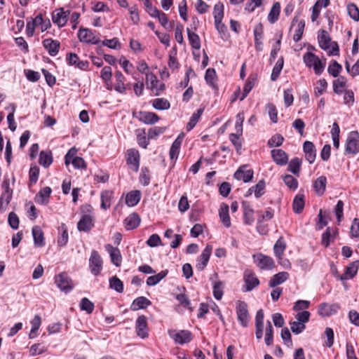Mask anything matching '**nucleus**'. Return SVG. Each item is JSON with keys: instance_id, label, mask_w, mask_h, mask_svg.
<instances>
[{"instance_id": "0eeeda50", "label": "nucleus", "mask_w": 359, "mask_h": 359, "mask_svg": "<svg viewBox=\"0 0 359 359\" xmlns=\"http://www.w3.org/2000/svg\"><path fill=\"white\" fill-rule=\"evenodd\" d=\"M78 38L82 43L88 44H99L101 42L100 39L95 36L94 32L88 28L81 27L78 32Z\"/></svg>"}, {"instance_id": "f257e3e1", "label": "nucleus", "mask_w": 359, "mask_h": 359, "mask_svg": "<svg viewBox=\"0 0 359 359\" xmlns=\"http://www.w3.org/2000/svg\"><path fill=\"white\" fill-rule=\"evenodd\" d=\"M318 40L319 46L324 50H327L328 55H339V48L337 42L332 41L327 31L321 29L318 32Z\"/></svg>"}, {"instance_id": "9b49d317", "label": "nucleus", "mask_w": 359, "mask_h": 359, "mask_svg": "<svg viewBox=\"0 0 359 359\" xmlns=\"http://www.w3.org/2000/svg\"><path fill=\"white\" fill-rule=\"evenodd\" d=\"M243 279L245 282V285L243 288V292L251 291L259 284V279L255 273L250 270L245 271Z\"/></svg>"}, {"instance_id": "f8f14e48", "label": "nucleus", "mask_w": 359, "mask_h": 359, "mask_svg": "<svg viewBox=\"0 0 359 359\" xmlns=\"http://www.w3.org/2000/svg\"><path fill=\"white\" fill-rule=\"evenodd\" d=\"M69 14V10L65 11L62 8L55 9L52 13V20L59 27H62L67 24Z\"/></svg>"}, {"instance_id": "a211bd4d", "label": "nucleus", "mask_w": 359, "mask_h": 359, "mask_svg": "<svg viewBox=\"0 0 359 359\" xmlns=\"http://www.w3.org/2000/svg\"><path fill=\"white\" fill-rule=\"evenodd\" d=\"M148 326L146 316L144 315L140 316L135 325V331L137 335L142 339L148 337Z\"/></svg>"}, {"instance_id": "7ed1b4c3", "label": "nucleus", "mask_w": 359, "mask_h": 359, "mask_svg": "<svg viewBox=\"0 0 359 359\" xmlns=\"http://www.w3.org/2000/svg\"><path fill=\"white\" fill-rule=\"evenodd\" d=\"M168 336L173 339L174 342L177 344L183 345L189 343L192 339V333L187 330H182L177 331L174 329H169L168 330Z\"/></svg>"}, {"instance_id": "8fccbe9b", "label": "nucleus", "mask_w": 359, "mask_h": 359, "mask_svg": "<svg viewBox=\"0 0 359 359\" xmlns=\"http://www.w3.org/2000/svg\"><path fill=\"white\" fill-rule=\"evenodd\" d=\"M346 82L344 76H340L333 81V91L337 95H341L344 91L343 89L346 87Z\"/></svg>"}, {"instance_id": "423d86ee", "label": "nucleus", "mask_w": 359, "mask_h": 359, "mask_svg": "<svg viewBox=\"0 0 359 359\" xmlns=\"http://www.w3.org/2000/svg\"><path fill=\"white\" fill-rule=\"evenodd\" d=\"M103 261L97 250H92L89 258V269L95 276L100 274L102 270Z\"/></svg>"}, {"instance_id": "2eb2a0df", "label": "nucleus", "mask_w": 359, "mask_h": 359, "mask_svg": "<svg viewBox=\"0 0 359 359\" xmlns=\"http://www.w3.org/2000/svg\"><path fill=\"white\" fill-rule=\"evenodd\" d=\"M135 116L140 121L148 125L154 124L160 119L156 113L145 111H139Z\"/></svg>"}, {"instance_id": "a18cd8bd", "label": "nucleus", "mask_w": 359, "mask_h": 359, "mask_svg": "<svg viewBox=\"0 0 359 359\" xmlns=\"http://www.w3.org/2000/svg\"><path fill=\"white\" fill-rule=\"evenodd\" d=\"M342 71V66L335 60H332L327 67V72L333 77H337Z\"/></svg>"}, {"instance_id": "6ab92c4d", "label": "nucleus", "mask_w": 359, "mask_h": 359, "mask_svg": "<svg viewBox=\"0 0 359 359\" xmlns=\"http://www.w3.org/2000/svg\"><path fill=\"white\" fill-rule=\"evenodd\" d=\"M95 225V217L81 215L77 224V229L79 231L88 232Z\"/></svg>"}, {"instance_id": "49530a36", "label": "nucleus", "mask_w": 359, "mask_h": 359, "mask_svg": "<svg viewBox=\"0 0 359 359\" xmlns=\"http://www.w3.org/2000/svg\"><path fill=\"white\" fill-rule=\"evenodd\" d=\"M203 111L204 108H200L197 109L196 111L191 115L189 121L187 125V130L188 131H190L195 127L201 115L203 114Z\"/></svg>"}, {"instance_id": "20e7f679", "label": "nucleus", "mask_w": 359, "mask_h": 359, "mask_svg": "<svg viewBox=\"0 0 359 359\" xmlns=\"http://www.w3.org/2000/svg\"><path fill=\"white\" fill-rule=\"evenodd\" d=\"M236 312L237 319L243 327H247L249 325L250 316L248 311V306L246 302L238 300L236 305Z\"/></svg>"}, {"instance_id": "4d7b16f0", "label": "nucleus", "mask_w": 359, "mask_h": 359, "mask_svg": "<svg viewBox=\"0 0 359 359\" xmlns=\"http://www.w3.org/2000/svg\"><path fill=\"white\" fill-rule=\"evenodd\" d=\"M337 232V229H332L330 227H327L325 231L322 235L321 244L327 248L330 243V238L334 236Z\"/></svg>"}, {"instance_id": "f3484780", "label": "nucleus", "mask_w": 359, "mask_h": 359, "mask_svg": "<svg viewBox=\"0 0 359 359\" xmlns=\"http://www.w3.org/2000/svg\"><path fill=\"white\" fill-rule=\"evenodd\" d=\"M42 45L50 56L54 57L58 54L60 48L59 41L48 38L43 40Z\"/></svg>"}, {"instance_id": "5701e85b", "label": "nucleus", "mask_w": 359, "mask_h": 359, "mask_svg": "<svg viewBox=\"0 0 359 359\" xmlns=\"http://www.w3.org/2000/svg\"><path fill=\"white\" fill-rule=\"evenodd\" d=\"M359 267V260L350 263L346 268L343 275L339 277L340 280H345L353 278L358 272Z\"/></svg>"}, {"instance_id": "4be33fe9", "label": "nucleus", "mask_w": 359, "mask_h": 359, "mask_svg": "<svg viewBox=\"0 0 359 359\" xmlns=\"http://www.w3.org/2000/svg\"><path fill=\"white\" fill-rule=\"evenodd\" d=\"M271 156L274 162L278 165H285L288 163V156L283 149H275L271 150Z\"/></svg>"}, {"instance_id": "338daca9", "label": "nucleus", "mask_w": 359, "mask_h": 359, "mask_svg": "<svg viewBox=\"0 0 359 359\" xmlns=\"http://www.w3.org/2000/svg\"><path fill=\"white\" fill-rule=\"evenodd\" d=\"M266 184L264 180H262L258 182V183L252 186V189L254 190V194L256 198H259L264 194Z\"/></svg>"}, {"instance_id": "ddd939ff", "label": "nucleus", "mask_w": 359, "mask_h": 359, "mask_svg": "<svg viewBox=\"0 0 359 359\" xmlns=\"http://www.w3.org/2000/svg\"><path fill=\"white\" fill-rule=\"evenodd\" d=\"M301 15V12H298L296 13L295 16L294 17L291 25H290V29L292 28V27L294 25V23H297V27L295 29V33L293 36V40L295 42H298L302 39L304 27H305V21L303 19H299Z\"/></svg>"}, {"instance_id": "2f4dec72", "label": "nucleus", "mask_w": 359, "mask_h": 359, "mask_svg": "<svg viewBox=\"0 0 359 359\" xmlns=\"http://www.w3.org/2000/svg\"><path fill=\"white\" fill-rule=\"evenodd\" d=\"M182 141L183 135H179L172 142L169 151V155L171 160H176L178 158Z\"/></svg>"}, {"instance_id": "f704fd0d", "label": "nucleus", "mask_w": 359, "mask_h": 359, "mask_svg": "<svg viewBox=\"0 0 359 359\" xmlns=\"http://www.w3.org/2000/svg\"><path fill=\"white\" fill-rule=\"evenodd\" d=\"M288 277L289 273L287 272H279L272 276L269 280V285L271 287H275L276 286L284 283Z\"/></svg>"}, {"instance_id": "dca6fc26", "label": "nucleus", "mask_w": 359, "mask_h": 359, "mask_svg": "<svg viewBox=\"0 0 359 359\" xmlns=\"http://www.w3.org/2000/svg\"><path fill=\"white\" fill-rule=\"evenodd\" d=\"M212 247L211 245H207L203 250L201 255L197 259V264L196 265V269L198 271H203L207 266L210 257L212 254Z\"/></svg>"}, {"instance_id": "bf43d9fd", "label": "nucleus", "mask_w": 359, "mask_h": 359, "mask_svg": "<svg viewBox=\"0 0 359 359\" xmlns=\"http://www.w3.org/2000/svg\"><path fill=\"white\" fill-rule=\"evenodd\" d=\"M95 308L94 304L90 302L88 298L83 297L80 302V309L82 311H86L87 313L90 314L93 313Z\"/></svg>"}, {"instance_id": "de8ad7c7", "label": "nucleus", "mask_w": 359, "mask_h": 359, "mask_svg": "<svg viewBox=\"0 0 359 359\" xmlns=\"http://www.w3.org/2000/svg\"><path fill=\"white\" fill-rule=\"evenodd\" d=\"M137 135V141L138 145L144 149H147V146L149 144V141L148 137L145 135V130L144 129H137L136 130Z\"/></svg>"}, {"instance_id": "0e129e2a", "label": "nucleus", "mask_w": 359, "mask_h": 359, "mask_svg": "<svg viewBox=\"0 0 359 359\" xmlns=\"http://www.w3.org/2000/svg\"><path fill=\"white\" fill-rule=\"evenodd\" d=\"M318 86L314 88V95L316 97L321 95L327 88V82L325 79H320L318 82Z\"/></svg>"}, {"instance_id": "79ce46f5", "label": "nucleus", "mask_w": 359, "mask_h": 359, "mask_svg": "<svg viewBox=\"0 0 359 359\" xmlns=\"http://www.w3.org/2000/svg\"><path fill=\"white\" fill-rule=\"evenodd\" d=\"M327 179L325 176L318 177L313 183V187L317 194L321 196L324 194L326 188Z\"/></svg>"}, {"instance_id": "603ef678", "label": "nucleus", "mask_w": 359, "mask_h": 359, "mask_svg": "<svg viewBox=\"0 0 359 359\" xmlns=\"http://www.w3.org/2000/svg\"><path fill=\"white\" fill-rule=\"evenodd\" d=\"M205 79L208 84L212 88H216L217 74L213 68H208L205 74Z\"/></svg>"}, {"instance_id": "c85d7f7f", "label": "nucleus", "mask_w": 359, "mask_h": 359, "mask_svg": "<svg viewBox=\"0 0 359 359\" xmlns=\"http://www.w3.org/2000/svg\"><path fill=\"white\" fill-rule=\"evenodd\" d=\"M114 198V192L111 190H104L101 192V208L106 210L109 209Z\"/></svg>"}, {"instance_id": "473e14b6", "label": "nucleus", "mask_w": 359, "mask_h": 359, "mask_svg": "<svg viewBox=\"0 0 359 359\" xmlns=\"http://www.w3.org/2000/svg\"><path fill=\"white\" fill-rule=\"evenodd\" d=\"M32 231L34 245L39 248L44 246V234L41 229L39 226H34Z\"/></svg>"}, {"instance_id": "680f3d73", "label": "nucleus", "mask_w": 359, "mask_h": 359, "mask_svg": "<svg viewBox=\"0 0 359 359\" xmlns=\"http://www.w3.org/2000/svg\"><path fill=\"white\" fill-rule=\"evenodd\" d=\"M39 175V168L36 165L31 166L29 171V185L36 183Z\"/></svg>"}, {"instance_id": "c756f323", "label": "nucleus", "mask_w": 359, "mask_h": 359, "mask_svg": "<svg viewBox=\"0 0 359 359\" xmlns=\"http://www.w3.org/2000/svg\"><path fill=\"white\" fill-rule=\"evenodd\" d=\"M339 306L336 304L330 305L327 303H322L318 306V313L323 317L330 316L336 313Z\"/></svg>"}, {"instance_id": "bb28decb", "label": "nucleus", "mask_w": 359, "mask_h": 359, "mask_svg": "<svg viewBox=\"0 0 359 359\" xmlns=\"http://www.w3.org/2000/svg\"><path fill=\"white\" fill-rule=\"evenodd\" d=\"M229 205L226 203H222L219 210V219L223 225L229 228L231 226V219L229 214Z\"/></svg>"}, {"instance_id": "6e6552de", "label": "nucleus", "mask_w": 359, "mask_h": 359, "mask_svg": "<svg viewBox=\"0 0 359 359\" xmlns=\"http://www.w3.org/2000/svg\"><path fill=\"white\" fill-rule=\"evenodd\" d=\"M55 282L57 287L65 293L70 292L74 288L71 278L65 272L55 276Z\"/></svg>"}, {"instance_id": "f03ea898", "label": "nucleus", "mask_w": 359, "mask_h": 359, "mask_svg": "<svg viewBox=\"0 0 359 359\" xmlns=\"http://www.w3.org/2000/svg\"><path fill=\"white\" fill-rule=\"evenodd\" d=\"M303 60L307 67L313 69L316 75H320L323 72L326 65L325 58L320 60L314 53L307 52L304 55Z\"/></svg>"}, {"instance_id": "7c9ffc66", "label": "nucleus", "mask_w": 359, "mask_h": 359, "mask_svg": "<svg viewBox=\"0 0 359 359\" xmlns=\"http://www.w3.org/2000/svg\"><path fill=\"white\" fill-rule=\"evenodd\" d=\"M116 83L114 89L119 93L125 94L126 91V86L125 84L126 78L120 71L115 72Z\"/></svg>"}, {"instance_id": "9d476101", "label": "nucleus", "mask_w": 359, "mask_h": 359, "mask_svg": "<svg viewBox=\"0 0 359 359\" xmlns=\"http://www.w3.org/2000/svg\"><path fill=\"white\" fill-rule=\"evenodd\" d=\"M253 259L257 266L262 270H271L275 266L274 261L271 257L262 253L254 255Z\"/></svg>"}, {"instance_id": "6e6d98bb", "label": "nucleus", "mask_w": 359, "mask_h": 359, "mask_svg": "<svg viewBox=\"0 0 359 359\" xmlns=\"http://www.w3.org/2000/svg\"><path fill=\"white\" fill-rule=\"evenodd\" d=\"M109 287L116 290L118 293L123 292V283L116 276L109 278Z\"/></svg>"}, {"instance_id": "4468645a", "label": "nucleus", "mask_w": 359, "mask_h": 359, "mask_svg": "<svg viewBox=\"0 0 359 359\" xmlns=\"http://www.w3.org/2000/svg\"><path fill=\"white\" fill-rule=\"evenodd\" d=\"M140 153L135 149H130L127 151V164L135 172H137L140 167Z\"/></svg>"}, {"instance_id": "a19ab883", "label": "nucleus", "mask_w": 359, "mask_h": 359, "mask_svg": "<svg viewBox=\"0 0 359 359\" xmlns=\"http://www.w3.org/2000/svg\"><path fill=\"white\" fill-rule=\"evenodd\" d=\"M305 201H304V194H297L292 203V208L295 213L299 214L301 213L304 208Z\"/></svg>"}, {"instance_id": "58836bf2", "label": "nucleus", "mask_w": 359, "mask_h": 359, "mask_svg": "<svg viewBox=\"0 0 359 359\" xmlns=\"http://www.w3.org/2000/svg\"><path fill=\"white\" fill-rule=\"evenodd\" d=\"M302 163V158L299 157H294L289 162L287 170L298 177L299 175Z\"/></svg>"}, {"instance_id": "864d4df0", "label": "nucleus", "mask_w": 359, "mask_h": 359, "mask_svg": "<svg viewBox=\"0 0 359 359\" xmlns=\"http://www.w3.org/2000/svg\"><path fill=\"white\" fill-rule=\"evenodd\" d=\"M224 282L217 280L213 284V296L217 300H220L224 294Z\"/></svg>"}, {"instance_id": "e433bc0d", "label": "nucleus", "mask_w": 359, "mask_h": 359, "mask_svg": "<svg viewBox=\"0 0 359 359\" xmlns=\"http://www.w3.org/2000/svg\"><path fill=\"white\" fill-rule=\"evenodd\" d=\"M141 198V193L138 190L131 191L126 196V203L129 207L136 205Z\"/></svg>"}, {"instance_id": "1a4fd4ad", "label": "nucleus", "mask_w": 359, "mask_h": 359, "mask_svg": "<svg viewBox=\"0 0 359 359\" xmlns=\"http://www.w3.org/2000/svg\"><path fill=\"white\" fill-rule=\"evenodd\" d=\"M66 62L69 66H74L76 68L82 70H88L90 63L87 60H81L77 54L69 53L66 55Z\"/></svg>"}, {"instance_id": "aec40b11", "label": "nucleus", "mask_w": 359, "mask_h": 359, "mask_svg": "<svg viewBox=\"0 0 359 359\" xmlns=\"http://www.w3.org/2000/svg\"><path fill=\"white\" fill-rule=\"evenodd\" d=\"M104 248L109 254L111 262L116 266H120L122 262V256L119 249L113 247L111 244H106Z\"/></svg>"}, {"instance_id": "5fc2aeb1", "label": "nucleus", "mask_w": 359, "mask_h": 359, "mask_svg": "<svg viewBox=\"0 0 359 359\" xmlns=\"http://www.w3.org/2000/svg\"><path fill=\"white\" fill-rule=\"evenodd\" d=\"M2 188L4 189L3 198H6V205H8L13 195V189L10 188L8 180H4L2 183Z\"/></svg>"}, {"instance_id": "412c9836", "label": "nucleus", "mask_w": 359, "mask_h": 359, "mask_svg": "<svg viewBox=\"0 0 359 359\" xmlns=\"http://www.w3.org/2000/svg\"><path fill=\"white\" fill-rule=\"evenodd\" d=\"M303 151L305 158L309 163H313L316 157V149L314 144L310 141H305L303 144Z\"/></svg>"}, {"instance_id": "39448f33", "label": "nucleus", "mask_w": 359, "mask_h": 359, "mask_svg": "<svg viewBox=\"0 0 359 359\" xmlns=\"http://www.w3.org/2000/svg\"><path fill=\"white\" fill-rule=\"evenodd\" d=\"M345 151L348 154H356L359 152V133L358 131H351L346 139Z\"/></svg>"}, {"instance_id": "4c0bfd02", "label": "nucleus", "mask_w": 359, "mask_h": 359, "mask_svg": "<svg viewBox=\"0 0 359 359\" xmlns=\"http://www.w3.org/2000/svg\"><path fill=\"white\" fill-rule=\"evenodd\" d=\"M51 151H41L39 154V163L44 168H48L53 163Z\"/></svg>"}, {"instance_id": "b1692460", "label": "nucleus", "mask_w": 359, "mask_h": 359, "mask_svg": "<svg viewBox=\"0 0 359 359\" xmlns=\"http://www.w3.org/2000/svg\"><path fill=\"white\" fill-rule=\"evenodd\" d=\"M246 166L240 167L234 173L233 177L238 180H243L244 182H250L254 175V172L252 170L249 169L245 170Z\"/></svg>"}, {"instance_id": "cd10ccee", "label": "nucleus", "mask_w": 359, "mask_h": 359, "mask_svg": "<svg viewBox=\"0 0 359 359\" xmlns=\"http://www.w3.org/2000/svg\"><path fill=\"white\" fill-rule=\"evenodd\" d=\"M124 223L127 230L136 229L140 225V217L137 213L133 212L125 219Z\"/></svg>"}, {"instance_id": "e2e57ef3", "label": "nucleus", "mask_w": 359, "mask_h": 359, "mask_svg": "<svg viewBox=\"0 0 359 359\" xmlns=\"http://www.w3.org/2000/svg\"><path fill=\"white\" fill-rule=\"evenodd\" d=\"M273 330L272 325L270 321H267V325L266 327V333H265V343L267 346H271L273 344Z\"/></svg>"}, {"instance_id": "3c124183", "label": "nucleus", "mask_w": 359, "mask_h": 359, "mask_svg": "<svg viewBox=\"0 0 359 359\" xmlns=\"http://www.w3.org/2000/svg\"><path fill=\"white\" fill-rule=\"evenodd\" d=\"M152 106L157 110H165L170 107V104L165 98H156L152 100Z\"/></svg>"}, {"instance_id": "c03bdc74", "label": "nucleus", "mask_w": 359, "mask_h": 359, "mask_svg": "<svg viewBox=\"0 0 359 359\" xmlns=\"http://www.w3.org/2000/svg\"><path fill=\"white\" fill-rule=\"evenodd\" d=\"M257 80V76L251 74L248 79L246 83L243 87V93L242 96L240 97V100H243L252 88L254 87L255 81Z\"/></svg>"}, {"instance_id": "c9c22d12", "label": "nucleus", "mask_w": 359, "mask_h": 359, "mask_svg": "<svg viewBox=\"0 0 359 359\" xmlns=\"http://www.w3.org/2000/svg\"><path fill=\"white\" fill-rule=\"evenodd\" d=\"M188 40L190 46L193 49L199 50L201 48V39L199 36L195 33L194 31H191L190 28H187Z\"/></svg>"}, {"instance_id": "69168bd1", "label": "nucleus", "mask_w": 359, "mask_h": 359, "mask_svg": "<svg viewBox=\"0 0 359 359\" xmlns=\"http://www.w3.org/2000/svg\"><path fill=\"white\" fill-rule=\"evenodd\" d=\"M347 10L351 18L356 22L359 21V9L355 4H349Z\"/></svg>"}, {"instance_id": "a878e982", "label": "nucleus", "mask_w": 359, "mask_h": 359, "mask_svg": "<svg viewBox=\"0 0 359 359\" xmlns=\"http://www.w3.org/2000/svg\"><path fill=\"white\" fill-rule=\"evenodd\" d=\"M52 189L49 187L42 188L35 196V201L38 203L46 205L49 201Z\"/></svg>"}, {"instance_id": "09e8293b", "label": "nucleus", "mask_w": 359, "mask_h": 359, "mask_svg": "<svg viewBox=\"0 0 359 359\" xmlns=\"http://www.w3.org/2000/svg\"><path fill=\"white\" fill-rule=\"evenodd\" d=\"M168 273V270L161 271L154 276L148 277L147 279V285L149 286L156 285L167 276Z\"/></svg>"}, {"instance_id": "774afa93", "label": "nucleus", "mask_w": 359, "mask_h": 359, "mask_svg": "<svg viewBox=\"0 0 359 359\" xmlns=\"http://www.w3.org/2000/svg\"><path fill=\"white\" fill-rule=\"evenodd\" d=\"M150 174L149 170L147 167L142 168L141 173L140 175V181L144 186H147L150 183Z\"/></svg>"}, {"instance_id": "052dcab7", "label": "nucleus", "mask_w": 359, "mask_h": 359, "mask_svg": "<svg viewBox=\"0 0 359 359\" xmlns=\"http://www.w3.org/2000/svg\"><path fill=\"white\" fill-rule=\"evenodd\" d=\"M283 182L285 185L292 190H296L298 187V181L290 175H286L283 177Z\"/></svg>"}, {"instance_id": "13d9d810", "label": "nucleus", "mask_w": 359, "mask_h": 359, "mask_svg": "<svg viewBox=\"0 0 359 359\" xmlns=\"http://www.w3.org/2000/svg\"><path fill=\"white\" fill-rule=\"evenodd\" d=\"M176 299L179 303L185 309H189L191 312L193 311V308L191 306V302L187 295L180 293L176 295Z\"/></svg>"}, {"instance_id": "72a5a7b5", "label": "nucleus", "mask_w": 359, "mask_h": 359, "mask_svg": "<svg viewBox=\"0 0 359 359\" xmlns=\"http://www.w3.org/2000/svg\"><path fill=\"white\" fill-rule=\"evenodd\" d=\"M151 304V302L147 297L141 296L135 299L131 304L130 309L133 311L144 309Z\"/></svg>"}, {"instance_id": "37998d69", "label": "nucleus", "mask_w": 359, "mask_h": 359, "mask_svg": "<svg viewBox=\"0 0 359 359\" xmlns=\"http://www.w3.org/2000/svg\"><path fill=\"white\" fill-rule=\"evenodd\" d=\"M280 11V3L276 2L273 4L270 12L268 15V20L269 22L273 24L275 23L279 17Z\"/></svg>"}, {"instance_id": "393cba45", "label": "nucleus", "mask_w": 359, "mask_h": 359, "mask_svg": "<svg viewBox=\"0 0 359 359\" xmlns=\"http://www.w3.org/2000/svg\"><path fill=\"white\" fill-rule=\"evenodd\" d=\"M242 208L243 209V220L247 225H251L255 220L254 210L249 202L243 201L242 202Z\"/></svg>"}, {"instance_id": "ea45409f", "label": "nucleus", "mask_w": 359, "mask_h": 359, "mask_svg": "<svg viewBox=\"0 0 359 359\" xmlns=\"http://www.w3.org/2000/svg\"><path fill=\"white\" fill-rule=\"evenodd\" d=\"M286 249V243L283 236H280L273 246V251L276 257L280 259Z\"/></svg>"}]
</instances>
